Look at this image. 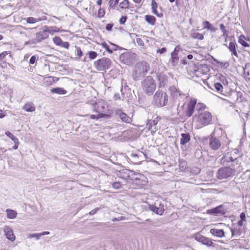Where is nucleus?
<instances>
[{
  "instance_id": "obj_39",
  "label": "nucleus",
  "mask_w": 250,
  "mask_h": 250,
  "mask_svg": "<svg viewBox=\"0 0 250 250\" xmlns=\"http://www.w3.org/2000/svg\"><path fill=\"white\" fill-rule=\"evenodd\" d=\"M53 41L55 44H56L57 45H61V43H62V39L59 37L56 36L53 39Z\"/></svg>"
},
{
  "instance_id": "obj_38",
  "label": "nucleus",
  "mask_w": 250,
  "mask_h": 250,
  "mask_svg": "<svg viewBox=\"0 0 250 250\" xmlns=\"http://www.w3.org/2000/svg\"><path fill=\"white\" fill-rule=\"evenodd\" d=\"M5 134L7 136L9 137L13 142H17V140H19L16 137L14 136V135L9 131H6L5 132Z\"/></svg>"
},
{
  "instance_id": "obj_24",
  "label": "nucleus",
  "mask_w": 250,
  "mask_h": 250,
  "mask_svg": "<svg viewBox=\"0 0 250 250\" xmlns=\"http://www.w3.org/2000/svg\"><path fill=\"white\" fill-rule=\"evenodd\" d=\"M22 108L27 112H33L35 111L36 107L32 103L29 102L25 104Z\"/></svg>"
},
{
  "instance_id": "obj_21",
  "label": "nucleus",
  "mask_w": 250,
  "mask_h": 250,
  "mask_svg": "<svg viewBox=\"0 0 250 250\" xmlns=\"http://www.w3.org/2000/svg\"><path fill=\"white\" fill-rule=\"evenodd\" d=\"M157 79L159 82V86L163 87L167 83V79L166 75L163 74H160L157 75Z\"/></svg>"
},
{
  "instance_id": "obj_2",
  "label": "nucleus",
  "mask_w": 250,
  "mask_h": 250,
  "mask_svg": "<svg viewBox=\"0 0 250 250\" xmlns=\"http://www.w3.org/2000/svg\"><path fill=\"white\" fill-rule=\"evenodd\" d=\"M149 70V64L145 62L142 61L137 63L135 66L134 71L133 73V78L134 80H140L144 77Z\"/></svg>"
},
{
  "instance_id": "obj_53",
  "label": "nucleus",
  "mask_w": 250,
  "mask_h": 250,
  "mask_svg": "<svg viewBox=\"0 0 250 250\" xmlns=\"http://www.w3.org/2000/svg\"><path fill=\"white\" fill-rule=\"evenodd\" d=\"M220 28L221 31L223 32V33H225L226 32H228V31L226 29L225 26L224 24H221L220 25Z\"/></svg>"
},
{
  "instance_id": "obj_4",
  "label": "nucleus",
  "mask_w": 250,
  "mask_h": 250,
  "mask_svg": "<svg viewBox=\"0 0 250 250\" xmlns=\"http://www.w3.org/2000/svg\"><path fill=\"white\" fill-rule=\"evenodd\" d=\"M153 101L157 107H163L167 104L168 96L167 93L162 90H158L154 94Z\"/></svg>"
},
{
  "instance_id": "obj_13",
  "label": "nucleus",
  "mask_w": 250,
  "mask_h": 250,
  "mask_svg": "<svg viewBox=\"0 0 250 250\" xmlns=\"http://www.w3.org/2000/svg\"><path fill=\"white\" fill-rule=\"evenodd\" d=\"M178 48V46H176L174 51L171 53L170 63L173 66H176L178 63L179 57L178 53L179 50Z\"/></svg>"
},
{
  "instance_id": "obj_60",
  "label": "nucleus",
  "mask_w": 250,
  "mask_h": 250,
  "mask_svg": "<svg viewBox=\"0 0 250 250\" xmlns=\"http://www.w3.org/2000/svg\"><path fill=\"white\" fill-rule=\"evenodd\" d=\"M15 143V145L13 146V149L14 150L17 149L18 148V146L19 145V141L17 140V142H14Z\"/></svg>"
},
{
  "instance_id": "obj_11",
  "label": "nucleus",
  "mask_w": 250,
  "mask_h": 250,
  "mask_svg": "<svg viewBox=\"0 0 250 250\" xmlns=\"http://www.w3.org/2000/svg\"><path fill=\"white\" fill-rule=\"evenodd\" d=\"M194 237L197 241L203 245H206L208 247H211L213 246V243L210 239L205 237L199 233L195 234Z\"/></svg>"
},
{
  "instance_id": "obj_30",
  "label": "nucleus",
  "mask_w": 250,
  "mask_h": 250,
  "mask_svg": "<svg viewBox=\"0 0 250 250\" xmlns=\"http://www.w3.org/2000/svg\"><path fill=\"white\" fill-rule=\"evenodd\" d=\"M244 74L246 79L250 80V63H248L243 68Z\"/></svg>"
},
{
  "instance_id": "obj_22",
  "label": "nucleus",
  "mask_w": 250,
  "mask_h": 250,
  "mask_svg": "<svg viewBox=\"0 0 250 250\" xmlns=\"http://www.w3.org/2000/svg\"><path fill=\"white\" fill-rule=\"evenodd\" d=\"M125 173L127 175L128 179L134 182L135 181V177L138 178V174H141L139 173H136L134 171L125 169Z\"/></svg>"
},
{
  "instance_id": "obj_36",
  "label": "nucleus",
  "mask_w": 250,
  "mask_h": 250,
  "mask_svg": "<svg viewBox=\"0 0 250 250\" xmlns=\"http://www.w3.org/2000/svg\"><path fill=\"white\" fill-rule=\"evenodd\" d=\"M191 36L193 39H198L201 40L204 39V36L202 34L197 32H193L191 33Z\"/></svg>"
},
{
  "instance_id": "obj_17",
  "label": "nucleus",
  "mask_w": 250,
  "mask_h": 250,
  "mask_svg": "<svg viewBox=\"0 0 250 250\" xmlns=\"http://www.w3.org/2000/svg\"><path fill=\"white\" fill-rule=\"evenodd\" d=\"M149 208L153 212L160 215H162L164 211V206L161 204L159 205V207H157L155 205H149Z\"/></svg>"
},
{
  "instance_id": "obj_35",
  "label": "nucleus",
  "mask_w": 250,
  "mask_h": 250,
  "mask_svg": "<svg viewBox=\"0 0 250 250\" xmlns=\"http://www.w3.org/2000/svg\"><path fill=\"white\" fill-rule=\"evenodd\" d=\"M214 87L216 91L220 93H222L223 91V87L222 85L219 83H216L214 84Z\"/></svg>"
},
{
  "instance_id": "obj_16",
  "label": "nucleus",
  "mask_w": 250,
  "mask_h": 250,
  "mask_svg": "<svg viewBox=\"0 0 250 250\" xmlns=\"http://www.w3.org/2000/svg\"><path fill=\"white\" fill-rule=\"evenodd\" d=\"M138 178L135 177V181L132 182L138 186L145 185L146 182V178L143 174H138Z\"/></svg>"
},
{
  "instance_id": "obj_28",
  "label": "nucleus",
  "mask_w": 250,
  "mask_h": 250,
  "mask_svg": "<svg viewBox=\"0 0 250 250\" xmlns=\"http://www.w3.org/2000/svg\"><path fill=\"white\" fill-rule=\"evenodd\" d=\"M236 44L235 43L233 42H230L229 43V45L228 46V48L230 51L232 52V54L236 57L237 58H238V56L236 51Z\"/></svg>"
},
{
  "instance_id": "obj_33",
  "label": "nucleus",
  "mask_w": 250,
  "mask_h": 250,
  "mask_svg": "<svg viewBox=\"0 0 250 250\" xmlns=\"http://www.w3.org/2000/svg\"><path fill=\"white\" fill-rule=\"evenodd\" d=\"M7 216L8 218L10 219H14L16 217L17 212L11 209H6Z\"/></svg>"
},
{
  "instance_id": "obj_63",
  "label": "nucleus",
  "mask_w": 250,
  "mask_h": 250,
  "mask_svg": "<svg viewBox=\"0 0 250 250\" xmlns=\"http://www.w3.org/2000/svg\"><path fill=\"white\" fill-rule=\"evenodd\" d=\"M49 233H50V232L49 231H44V232L40 233L39 235L42 236L45 235H48V234H49Z\"/></svg>"
},
{
  "instance_id": "obj_52",
  "label": "nucleus",
  "mask_w": 250,
  "mask_h": 250,
  "mask_svg": "<svg viewBox=\"0 0 250 250\" xmlns=\"http://www.w3.org/2000/svg\"><path fill=\"white\" fill-rule=\"evenodd\" d=\"M99 209H100V208H97L92 210L91 211H90L89 212V214H90V215H93L95 214H96L97 213V211L99 210Z\"/></svg>"
},
{
  "instance_id": "obj_43",
  "label": "nucleus",
  "mask_w": 250,
  "mask_h": 250,
  "mask_svg": "<svg viewBox=\"0 0 250 250\" xmlns=\"http://www.w3.org/2000/svg\"><path fill=\"white\" fill-rule=\"evenodd\" d=\"M119 0H110V7L112 8L114 7L118 3Z\"/></svg>"
},
{
  "instance_id": "obj_50",
  "label": "nucleus",
  "mask_w": 250,
  "mask_h": 250,
  "mask_svg": "<svg viewBox=\"0 0 250 250\" xmlns=\"http://www.w3.org/2000/svg\"><path fill=\"white\" fill-rule=\"evenodd\" d=\"M8 54L7 51H4L1 53H0V60H2L4 59L5 57Z\"/></svg>"
},
{
  "instance_id": "obj_6",
  "label": "nucleus",
  "mask_w": 250,
  "mask_h": 250,
  "mask_svg": "<svg viewBox=\"0 0 250 250\" xmlns=\"http://www.w3.org/2000/svg\"><path fill=\"white\" fill-rule=\"evenodd\" d=\"M138 59L137 55L133 52H126L120 56V61L123 63L130 65Z\"/></svg>"
},
{
  "instance_id": "obj_27",
  "label": "nucleus",
  "mask_w": 250,
  "mask_h": 250,
  "mask_svg": "<svg viewBox=\"0 0 250 250\" xmlns=\"http://www.w3.org/2000/svg\"><path fill=\"white\" fill-rule=\"evenodd\" d=\"M204 28L207 29L212 32H215L217 29L215 28L213 25H212L209 21H205L203 22Z\"/></svg>"
},
{
  "instance_id": "obj_46",
  "label": "nucleus",
  "mask_w": 250,
  "mask_h": 250,
  "mask_svg": "<svg viewBox=\"0 0 250 250\" xmlns=\"http://www.w3.org/2000/svg\"><path fill=\"white\" fill-rule=\"evenodd\" d=\"M104 14H105L104 10L103 9L100 8L98 11V17L100 18H102L104 16Z\"/></svg>"
},
{
  "instance_id": "obj_9",
  "label": "nucleus",
  "mask_w": 250,
  "mask_h": 250,
  "mask_svg": "<svg viewBox=\"0 0 250 250\" xmlns=\"http://www.w3.org/2000/svg\"><path fill=\"white\" fill-rule=\"evenodd\" d=\"M211 121V115L208 111H204L200 113L198 118V122L202 125H206L210 123Z\"/></svg>"
},
{
  "instance_id": "obj_37",
  "label": "nucleus",
  "mask_w": 250,
  "mask_h": 250,
  "mask_svg": "<svg viewBox=\"0 0 250 250\" xmlns=\"http://www.w3.org/2000/svg\"><path fill=\"white\" fill-rule=\"evenodd\" d=\"M120 6L122 9L128 8L129 6V2L128 0H124L120 4Z\"/></svg>"
},
{
  "instance_id": "obj_23",
  "label": "nucleus",
  "mask_w": 250,
  "mask_h": 250,
  "mask_svg": "<svg viewBox=\"0 0 250 250\" xmlns=\"http://www.w3.org/2000/svg\"><path fill=\"white\" fill-rule=\"evenodd\" d=\"M158 7V5L157 2L155 0H151V9L152 11V13L157 16L158 17H161L163 16V14L160 13L159 14L157 10V8Z\"/></svg>"
},
{
  "instance_id": "obj_51",
  "label": "nucleus",
  "mask_w": 250,
  "mask_h": 250,
  "mask_svg": "<svg viewBox=\"0 0 250 250\" xmlns=\"http://www.w3.org/2000/svg\"><path fill=\"white\" fill-rule=\"evenodd\" d=\"M113 26V24L107 23L105 26V29L107 31H110V30H111Z\"/></svg>"
},
{
  "instance_id": "obj_58",
  "label": "nucleus",
  "mask_w": 250,
  "mask_h": 250,
  "mask_svg": "<svg viewBox=\"0 0 250 250\" xmlns=\"http://www.w3.org/2000/svg\"><path fill=\"white\" fill-rule=\"evenodd\" d=\"M232 235H240V233L237 229H231V230Z\"/></svg>"
},
{
  "instance_id": "obj_56",
  "label": "nucleus",
  "mask_w": 250,
  "mask_h": 250,
  "mask_svg": "<svg viewBox=\"0 0 250 250\" xmlns=\"http://www.w3.org/2000/svg\"><path fill=\"white\" fill-rule=\"evenodd\" d=\"M125 170L123 172H122L121 174V177L125 179H128V177H127V175L125 173Z\"/></svg>"
},
{
  "instance_id": "obj_7",
  "label": "nucleus",
  "mask_w": 250,
  "mask_h": 250,
  "mask_svg": "<svg viewBox=\"0 0 250 250\" xmlns=\"http://www.w3.org/2000/svg\"><path fill=\"white\" fill-rule=\"evenodd\" d=\"M235 173V170L234 168L229 167H225L218 169L216 177L219 179H226L233 176Z\"/></svg>"
},
{
  "instance_id": "obj_54",
  "label": "nucleus",
  "mask_w": 250,
  "mask_h": 250,
  "mask_svg": "<svg viewBox=\"0 0 250 250\" xmlns=\"http://www.w3.org/2000/svg\"><path fill=\"white\" fill-rule=\"evenodd\" d=\"M126 21V17L123 16L120 18L119 21H120V24H123Z\"/></svg>"
},
{
  "instance_id": "obj_5",
  "label": "nucleus",
  "mask_w": 250,
  "mask_h": 250,
  "mask_svg": "<svg viewBox=\"0 0 250 250\" xmlns=\"http://www.w3.org/2000/svg\"><path fill=\"white\" fill-rule=\"evenodd\" d=\"M112 62L108 58L103 57L95 61L94 66L98 71H105L109 69L111 65Z\"/></svg>"
},
{
  "instance_id": "obj_61",
  "label": "nucleus",
  "mask_w": 250,
  "mask_h": 250,
  "mask_svg": "<svg viewBox=\"0 0 250 250\" xmlns=\"http://www.w3.org/2000/svg\"><path fill=\"white\" fill-rule=\"evenodd\" d=\"M240 217L241 218V220L242 221H245L246 220V215L245 213L244 212H242L240 214Z\"/></svg>"
},
{
  "instance_id": "obj_47",
  "label": "nucleus",
  "mask_w": 250,
  "mask_h": 250,
  "mask_svg": "<svg viewBox=\"0 0 250 250\" xmlns=\"http://www.w3.org/2000/svg\"><path fill=\"white\" fill-rule=\"evenodd\" d=\"M137 43L140 46H143L144 45V42L141 39L137 38L136 40Z\"/></svg>"
},
{
  "instance_id": "obj_25",
  "label": "nucleus",
  "mask_w": 250,
  "mask_h": 250,
  "mask_svg": "<svg viewBox=\"0 0 250 250\" xmlns=\"http://www.w3.org/2000/svg\"><path fill=\"white\" fill-rule=\"evenodd\" d=\"M44 28L46 30L48 35L49 34L52 35L54 33L59 32L60 31V29L56 26L47 27L46 26H44Z\"/></svg>"
},
{
  "instance_id": "obj_45",
  "label": "nucleus",
  "mask_w": 250,
  "mask_h": 250,
  "mask_svg": "<svg viewBox=\"0 0 250 250\" xmlns=\"http://www.w3.org/2000/svg\"><path fill=\"white\" fill-rule=\"evenodd\" d=\"M39 233H33V234H29L28 235V238H36V240H39L40 237L41 236H39Z\"/></svg>"
},
{
  "instance_id": "obj_29",
  "label": "nucleus",
  "mask_w": 250,
  "mask_h": 250,
  "mask_svg": "<svg viewBox=\"0 0 250 250\" xmlns=\"http://www.w3.org/2000/svg\"><path fill=\"white\" fill-rule=\"evenodd\" d=\"M52 93H57L60 95H64L66 93L67 91L63 88L56 87L50 89Z\"/></svg>"
},
{
  "instance_id": "obj_20",
  "label": "nucleus",
  "mask_w": 250,
  "mask_h": 250,
  "mask_svg": "<svg viewBox=\"0 0 250 250\" xmlns=\"http://www.w3.org/2000/svg\"><path fill=\"white\" fill-rule=\"evenodd\" d=\"M210 233L219 238H222L225 236V232L222 229H211L210 230Z\"/></svg>"
},
{
  "instance_id": "obj_49",
  "label": "nucleus",
  "mask_w": 250,
  "mask_h": 250,
  "mask_svg": "<svg viewBox=\"0 0 250 250\" xmlns=\"http://www.w3.org/2000/svg\"><path fill=\"white\" fill-rule=\"evenodd\" d=\"M76 49H77V56H78L79 57H82L83 56V52L81 50V48L79 47H76Z\"/></svg>"
},
{
  "instance_id": "obj_18",
  "label": "nucleus",
  "mask_w": 250,
  "mask_h": 250,
  "mask_svg": "<svg viewBox=\"0 0 250 250\" xmlns=\"http://www.w3.org/2000/svg\"><path fill=\"white\" fill-rule=\"evenodd\" d=\"M195 105V101H191L188 103V105L187 110L186 112V115L188 117H190L193 114L194 111Z\"/></svg>"
},
{
  "instance_id": "obj_19",
  "label": "nucleus",
  "mask_w": 250,
  "mask_h": 250,
  "mask_svg": "<svg viewBox=\"0 0 250 250\" xmlns=\"http://www.w3.org/2000/svg\"><path fill=\"white\" fill-rule=\"evenodd\" d=\"M208 212L214 214H217L218 213L224 214L225 213V210L222 205H220L215 208L209 210Z\"/></svg>"
},
{
  "instance_id": "obj_8",
  "label": "nucleus",
  "mask_w": 250,
  "mask_h": 250,
  "mask_svg": "<svg viewBox=\"0 0 250 250\" xmlns=\"http://www.w3.org/2000/svg\"><path fill=\"white\" fill-rule=\"evenodd\" d=\"M231 162L238 164L239 159L238 157L235 156L232 152H228L220 160V163L223 165H229V163Z\"/></svg>"
},
{
  "instance_id": "obj_12",
  "label": "nucleus",
  "mask_w": 250,
  "mask_h": 250,
  "mask_svg": "<svg viewBox=\"0 0 250 250\" xmlns=\"http://www.w3.org/2000/svg\"><path fill=\"white\" fill-rule=\"evenodd\" d=\"M221 146L220 140L214 136H211L209 140V147L212 150H217Z\"/></svg>"
},
{
  "instance_id": "obj_42",
  "label": "nucleus",
  "mask_w": 250,
  "mask_h": 250,
  "mask_svg": "<svg viewBox=\"0 0 250 250\" xmlns=\"http://www.w3.org/2000/svg\"><path fill=\"white\" fill-rule=\"evenodd\" d=\"M26 21L28 23H34L36 22V18L33 17H29L26 18Z\"/></svg>"
},
{
  "instance_id": "obj_41",
  "label": "nucleus",
  "mask_w": 250,
  "mask_h": 250,
  "mask_svg": "<svg viewBox=\"0 0 250 250\" xmlns=\"http://www.w3.org/2000/svg\"><path fill=\"white\" fill-rule=\"evenodd\" d=\"M112 187L115 189H120L122 187L121 184L119 182H115L112 184Z\"/></svg>"
},
{
  "instance_id": "obj_57",
  "label": "nucleus",
  "mask_w": 250,
  "mask_h": 250,
  "mask_svg": "<svg viewBox=\"0 0 250 250\" xmlns=\"http://www.w3.org/2000/svg\"><path fill=\"white\" fill-rule=\"evenodd\" d=\"M197 108L199 110L204 109L205 108V105L203 104H198L197 105Z\"/></svg>"
},
{
  "instance_id": "obj_62",
  "label": "nucleus",
  "mask_w": 250,
  "mask_h": 250,
  "mask_svg": "<svg viewBox=\"0 0 250 250\" xmlns=\"http://www.w3.org/2000/svg\"><path fill=\"white\" fill-rule=\"evenodd\" d=\"M167 51L166 50V48H165V47H163L162 48H161V49H159L158 51V52H159L160 54H163L165 52H166Z\"/></svg>"
},
{
  "instance_id": "obj_3",
  "label": "nucleus",
  "mask_w": 250,
  "mask_h": 250,
  "mask_svg": "<svg viewBox=\"0 0 250 250\" xmlns=\"http://www.w3.org/2000/svg\"><path fill=\"white\" fill-rule=\"evenodd\" d=\"M142 85L144 91L148 95H152L156 89L155 81L151 76H147L142 82Z\"/></svg>"
},
{
  "instance_id": "obj_26",
  "label": "nucleus",
  "mask_w": 250,
  "mask_h": 250,
  "mask_svg": "<svg viewBox=\"0 0 250 250\" xmlns=\"http://www.w3.org/2000/svg\"><path fill=\"white\" fill-rule=\"evenodd\" d=\"M181 136L182 137L180 140L181 145H184L186 144L190 140V135L188 133H182Z\"/></svg>"
},
{
  "instance_id": "obj_59",
  "label": "nucleus",
  "mask_w": 250,
  "mask_h": 250,
  "mask_svg": "<svg viewBox=\"0 0 250 250\" xmlns=\"http://www.w3.org/2000/svg\"><path fill=\"white\" fill-rule=\"evenodd\" d=\"M111 44L112 45V47L111 48V50H112V53L113 51H116L117 50L118 46L115 44L111 43Z\"/></svg>"
},
{
  "instance_id": "obj_10",
  "label": "nucleus",
  "mask_w": 250,
  "mask_h": 250,
  "mask_svg": "<svg viewBox=\"0 0 250 250\" xmlns=\"http://www.w3.org/2000/svg\"><path fill=\"white\" fill-rule=\"evenodd\" d=\"M42 31L41 30L36 34V38L33 40L32 42L33 43L41 42L42 41L47 39L48 37L47 32L44 26L42 28Z\"/></svg>"
},
{
  "instance_id": "obj_55",
  "label": "nucleus",
  "mask_w": 250,
  "mask_h": 250,
  "mask_svg": "<svg viewBox=\"0 0 250 250\" xmlns=\"http://www.w3.org/2000/svg\"><path fill=\"white\" fill-rule=\"evenodd\" d=\"M36 60V56H33L31 57V58H30V59L29 60V63L30 64H33L35 62Z\"/></svg>"
},
{
  "instance_id": "obj_15",
  "label": "nucleus",
  "mask_w": 250,
  "mask_h": 250,
  "mask_svg": "<svg viewBox=\"0 0 250 250\" xmlns=\"http://www.w3.org/2000/svg\"><path fill=\"white\" fill-rule=\"evenodd\" d=\"M3 230L5 233V235L8 240L11 241H14L15 240V236L11 228L8 226H5L4 227Z\"/></svg>"
},
{
  "instance_id": "obj_34",
  "label": "nucleus",
  "mask_w": 250,
  "mask_h": 250,
  "mask_svg": "<svg viewBox=\"0 0 250 250\" xmlns=\"http://www.w3.org/2000/svg\"><path fill=\"white\" fill-rule=\"evenodd\" d=\"M245 40H246L245 37L244 35H241L239 38L238 42L244 47H249V44L245 41Z\"/></svg>"
},
{
  "instance_id": "obj_64",
  "label": "nucleus",
  "mask_w": 250,
  "mask_h": 250,
  "mask_svg": "<svg viewBox=\"0 0 250 250\" xmlns=\"http://www.w3.org/2000/svg\"><path fill=\"white\" fill-rule=\"evenodd\" d=\"M223 38H224L225 40V42L227 41V38L228 37V32H226L225 33H223V35L222 36Z\"/></svg>"
},
{
  "instance_id": "obj_32",
  "label": "nucleus",
  "mask_w": 250,
  "mask_h": 250,
  "mask_svg": "<svg viewBox=\"0 0 250 250\" xmlns=\"http://www.w3.org/2000/svg\"><path fill=\"white\" fill-rule=\"evenodd\" d=\"M158 123V120L157 119L154 120H149L148 121V122L146 124V128L147 129V130H150L153 125H155Z\"/></svg>"
},
{
  "instance_id": "obj_40",
  "label": "nucleus",
  "mask_w": 250,
  "mask_h": 250,
  "mask_svg": "<svg viewBox=\"0 0 250 250\" xmlns=\"http://www.w3.org/2000/svg\"><path fill=\"white\" fill-rule=\"evenodd\" d=\"M101 46L104 48L109 53L112 54V50H111V48L105 42H102L101 43Z\"/></svg>"
},
{
  "instance_id": "obj_44",
  "label": "nucleus",
  "mask_w": 250,
  "mask_h": 250,
  "mask_svg": "<svg viewBox=\"0 0 250 250\" xmlns=\"http://www.w3.org/2000/svg\"><path fill=\"white\" fill-rule=\"evenodd\" d=\"M89 57L91 59H94L97 56V53L95 51H90L88 53Z\"/></svg>"
},
{
  "instance_id": "obj_1",
  "label": "nucleus",
  "mask_w": 250,
  "mask_h": 250,
  "mask_svg": "<svg viewBox=\"0 0 250 250\" xmlns=\"http://www.w3.org/2000/svg\"><path fill=\"white\" fill-rule=\"evenodd\" d=\"M93 109V111L97 114L91 115L90 118L91 119H99L100 118H108L109 116L107 114L108 106L106 102L103 100H98L94 103L88 104Z\"/></svg>"
},
{
  "instance_id": "obj_31",
  "label": "nucleus",
  "mask_w": 250,
  "mask_h": 250,
  "mask_svg": "<svg viewBox=\"0 0 250 250\" xmlns=\"http://www.w3.org/2000/svg\"><path fill=\"white\" fill-rule=\"evenodd\" d=\"M145 20L149 24L152 25H154L155 23L156 18L153 16L146 15L145 16Z\"/></svg>"
},
{
  "instance_id": "obj_48",
  "label": "nucleus",
  "mask_w": 250,
  "mask_h": 250,
  "mask_svg": "<svg viewBox=\"0 0 250 250\" xmlns=\"http://www.w3.org/2000/svg\"><path fill=\"white\" fill-rule=\"evenodd\" d=\"M60 46H61L62 47H64L65 48L68 49L69 46V43L67 42H62V43H61Z\"/></svg>"
},
{
  "instance_id": "obj_14",
  "label": "nucleus",
  "mask_w": 250,
  "mask_h": 250,
  "mask_svg": "<svg viewBox=\"0 0 250 250\" xmlns=\"http://www.w3.org/2000/svg\"><path fill=\"white\" fill-rule=\"evenodd\" d=\"M116 114L124 122L129 123L131 121V118L121 110H117Z\"/></svg>"
}]
</instances>
